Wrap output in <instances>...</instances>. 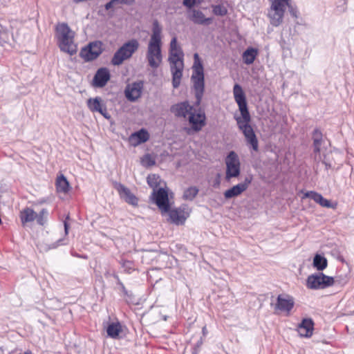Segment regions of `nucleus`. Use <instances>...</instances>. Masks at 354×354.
<instances>
[{
    "instance_id": "1",
    "label": "nucleus",
    "mask_w": 354,
    "mask_h": 354,
    "mask_svg": "<svg viewBox=\"0 0 354 354\" xmlns=\"http://www.w3.org/2000/svg\"><path fill=\"white\" fill-rule=\"evenodd\" d=\"M233 94L241 112V116L235 118L237 125L243 133L247 143L252 147L254 151H257L259 149L258 140L250 124L251 118L248 109L245 95L239 84H236L234 86Z\"/></svg>"
},
{
    "instance_id": "2",
    "label": "nucleus",
    "mask_w": 354,
    "mask_h": 354,
    "mask_svg": "<svg viewBox=\"0 0 354 354\" xmlns=\"http://www.w3.org/2000/svg\"><path fill=\"white\" fill-rule=\"evenodd\" d=\"M162 27L157 20L153 21L152 32L147 45L146 59L149 66L157 68L162 61Z\"/></svg>"
},
{
    "instance_id": "3",
    "label": "nucleus",
    "mask_w": 354,
    "mask_h": 354,
    "mask_svg": "<svg viewBox=\"0 0 354 354\" xmlns=\"http://www.w3.org/2000/svg\"><path fill=\"white\" fill-rule=\"evenodd\" d=\"M183 53L177 44L176 37L172 38L170 42L169 62L172 75V85L176 88L179 86L184 68Z\"/></svg>"
},
{
    "instance_id": "4",
    "label": "nucleus",
    "mask_w": 354,
    "mask_h": 354,
    "mask_svg": "<svg viewBox=\"0 0 354 354\" xmlns=\"http://www.w3.org/2000/svg\"><path fill=\"white\" fill-rule=\"evenodd\" d=\"M191 81L196 99V104L198 106L202 100L205 91V79L203 66L198 53L194 55V64Z\"/></svg>"
},
{
    "instance_id": "5",
    "label": "nucleus",
    "mask_w": 354,
    "mask_h": 354,
    "mask_svg": "<svg viewBox=\"0 0 354 354\" xmlns=\"http://www.w3.org/2000/svg\"><path fill=\"white\" fill-rule=\"evenodd\" d=\"M75 32L66 24H61L56 27V37L58 46L63 52L73 55L77 53V46L74 42Z\"/></svg>"
},
{
    "instance_id": "6",
    "label": "nucleus",
    "mask_w": 354,
    "mask_h": 354,
    "mask_svg": "<svg viewBox=\"0 0 354 354\" xmlns=\"http://www.w3.org/2000/svg\"><path fill=\"white\" fill-rule=\"evenodd\" d=\"M290 1V0H269L270 7L267 16L272 26L277 27L283 23Z\"/></svg>"
},
{
    "instance_id": "7",
    "label": "nucleus",
    "mask_w": 354,
    "mask_h": 354,
    "mask_svg": "<svg viewBox=\"0 0 354 354\" xmlns=\"http://www.w3.org/2000/svg\"><path fill=\"white\" fill-rule=\"evenodd\" d=\"M139 42L136 39H132L125 42L113 55L111 63L114 66H119L124 61L129 59L138 49Z\"/></svg>"
},
{
    "instance_id": "8",
    "label": "nucleus",
    "mask_w": 354,
    "mask_h": 354,
    "mask_svg": "<svg viewBox=\"0 0 354 354\" xmlns=\"http://www.w3.org/2000/svg\"><path fill=\"white\" fill-rule=\"evenodd\" d=\"M334 278L327 276L322 272L310 274L306 280V286L313 290L325 289L333 286Z\"/></svg>"
},
{
    "instance_id": "9",
    "label": "nucleus",
    "mask_w": 354,
    "mask_h": 354,
    "mask_svg": "<svg viewBox=\"0 0 354 354\" xmlns=\"http://www.w3.org/2000/svg\"><path fill=\"white\" fill-rule=\"evenodd\" d=\"M314 160L317 162H322L328 169L332 167L330 162L327 160L326 155H322V145L324 142L322 133L319 129H315L313 133Z\"/></svg>"
},
{
    "instance_id": "10",
    "label": "nucleus",
    "mask_w": 354,
    "mask_h": 354,
    "mask_svg": "<svg viewBox=\"0 0 354 354\" xmlns=\"http://www.w3.org/2000/svg\"><path fill=\"white\" fill-rule=\"evenodd\" d=\"M226 165L225 179L229 180L232 178H236L240 175L241 163L238 155L234 151H230L225 158Z\"/></svg>"
},
{
    "instance_id": "11",
    "label": "nucleus",
    "mask_w": 354,
    "mask_h": 354,
    "mask_svg": "<svg viewBox=\"0 0 354 354\" xmlns=\"http://www.w3.org/2000/svg\"><path fill=\"white\" fill-rule=\"evenodd\" d=\"M102 42L94 41L83 48L80 52V56L86 62L95 59L102 52Z\"/></svg>"
},
{
    "instance_id": "12",
    "label": "nucleus",
    "mask_w": 354,
    "mask_h": 354,
    "mask_svg": "<svg viewBox=\"0 0 354 354\" xmlns=\"http://www.w3.org/2000/svg\"><path fill=\"white\" fill-rule=\"evenodd\" d=\"M153 200L162 214L169 212V203L168 193L165 189L160 188L157 191L154 190L153 192Z\"/></svg>"
},
{
    "instance_id": "13",
    "label": "nucleus",
    "mask_w": 354,
    "mask_h": 354,
    "mask_svg": "<svg viewBox=\"0 0 354 354\" xmlns=\"http://www.w3.org/2000/svg\"><path fill=\"white\" fill-rule=\"evenodd\" d=\"M295 304L294 299L288 295H279L277 299V303L274 306L276 312L284 313L288 315Z\"/></svg>"
},
{
    "instance_id": "14",
    "label": "nucleus",
    "mask_w": 354,
    "mask_h": 354,
    "mask_svg": "<svg viewBox=\"0 0 354 354\" xmlns=\"http://www.w3.org/2000/svg\"><path fill=\"white\" fill-rule=\"evenodd\" d=\"M205 120L206 117L204 111L201 109L196 111L195 109L192 111L188 118L192 129L196 132L201 131L205 125Z\"/></svg>"
},
{
    "instance_id": "15",
    "label": "nucleus",
    "mask_w": 354,
    "mask_h": 354,
    "mask_svg": "<svg viewBox=\"0 0 354 354\" xmlns=\"http://www.w3.org/2000/svg\"><path fill=\"white\" fill-rule=\"evenodd\" d=\"M143 88L142 82H135L127 84L124 90L125 97L130 102H135L140 97Z\"/></svg>"
},
{
    "instance_id": "16",
    "label": "nucleus",
    "mask_w": 354,
    "mask_h": 354,
    "mask_svg": "<svg viewBox=\"0 0 354 354\" xmlns=\"http://www.w3.org/2000/svg\"><path fill=\"white\" fill-rule=\"evenodd\" d=\"M194 106L187 101L174 104L171 107V112L178 118H189V115L194 111Z\"/></svg>"
},
{
    "instance_id": "17",
    "label": "nucleus",
    "mask_w": 354,
    "mask_h": 354,
    "mask_svg": "<svg viewBox=\"0 0 354 354\" xmlns=\"http://www.w3.org/2000/svg\"><path fill=\"white\" fill-rule=\"evenodd\" d=\"M252 178H246L243 182L239 183L230 189L226 190L224 192V196L226 199H230L236 196L241 195L243 192H245L250 184L251 183Z\"/></svg>"
},
{
    "instance_id": "18",
    "label": "nucleus",
    "mask_w": 354,
    "mask_h": 354,
    "mask_svg": "<svg viewBox=\"0 0 354 354\" xmlns=\"http://www.w3.org/2000/svg\"><path fill=\"white\" fill-rule=\"evenodd\" d=\"M310 198L313 199L315 202L324 207L331 208L333 209L337 207L336 203H332L330 201L324 198L320 194L313 191H309L304 193L303 198Z\"/></svg>"
},
{
    "instance_id": "19",
    "label": "nucleus",
    "mask_w": 354,
    "mask_h": 354,
    "mask_svg": "<svg viewBox=\"0 0 354 354\" xmlns=\"http://www.w3.org/2000/svg\"><path fill=\"white\" fill-rule=\"evenodd\" d=\"M87 106L91 111L98 112L105 118H110V115L107 112L105 105L102 103L100 97L89 98L87 100Z\"/></svg>"
},
{
    "instance_id": "20",
    "label": "nucleus",
    "mask_w": 354,
    "mask_h": 354,
    "mask_svg": "<svg viewBox=\"0 0 354 354\" xmlns=\"http://www.w3.org/2000/svg\"><path fill=\"white\" fill-rule=\"evenodd\" d=\"M116 189L120 197L125 202L134 206L138 205V198L129 188L122 184H118L116 186Z\"/></svg>"
},
{
    "instance_id": "21",
    "label": "nucleus",
    "mask_w": 354,
    "mask_h": 354,
    "mask_svg": "<svg viewBox=\"0 0 354 354\" xmlns=\"http://www.w3.org/2000/svg\"><path fill=\"white\" fill-rule=\"evenodd\" d=\"M110 79L109 71L106 68H99L93 80V84L95 87L104 86Z\"/></svg>"
},
{
    "instance_id": "22",
    "label": "nucleus",
    "mask_w": 354,
    "mask_h": 354,
    "mask_svg": "<svg viewBox=\"0 0 354 354\" xmlns=\"http://www.w3.org/2000/svg\"><path fill=\"white\" fill-rule=\"evenodd\" d=\"M167 213H169L171 221L176 225L183 224L189 216V213L181 207L169 209Z\"/></svg>"
},
{
    "instance_id": "23",
    "label": "nucleus",
    "mask_w": 354,
    "mask_h": 354,
    "mask_svg": "<svg viewBox=\"0 0 354 354\" xmlns=\"http://www.w3.org/2000/svg\"><path fill=\"white\" fill-rule=\"evenodd\" d=\"M188 17L192 22L199 25H209L212 21V18L205 17L203 12L196 9L189 10Z\"/></svg>"
},
{
    "instance_id": "24",
    "label": "nucleus",
    "mask_w": 354,
    "mask_h": 354,
    "mask_svg": "<svg viewBox=\"0 0 354 354\" xmlns=\"http://www.w3.org/2000/svg\"><path fill=\"white\" fill-rule=\"evenodd\" d=\"M314 330V323L310 318L304 319L298 326V333L301 337H310Z\"/></svg>"
},
{
    "instance_id": "25",
    "label": "nucleus",
    "mask_w": 354,
    "mask_h": 354,
    "mask_svg": "<svg viewBox=\"0 0 354 354\" xmlns=\"http://www.w3.org/2000/svg\"><path fill=\"white\" fill-rule=\"evenodd\" d=\"M37 213L31 208L26 207L20 212V219L23 226L31 223L36 219Z\"/></svg>"
},
{
    "instance_id": "26",
    "label": "nucleus",
    "mask_w": 354,
    "mask_h": 354,
    "mask_svg": "<svg viewBox=\"0 0 354 354\" xmlns=\"http://www.w3.org/2000/svg\"><path fill=\"white\" fill-rule=\"evenodd\" d=\"M258 55V50L257 48L250 47L248 48L242 55V58L243 62L250 65L252 64L255 60L257 56Z\"/></svg>"
},
{
    "instance_id": "27",
    "label": "nucleus",
    "mask_w": 354,
    "mask_h": 354,
    "mask_svg": "<svg viewBox=\"0 0 354 354\" xmlns=\"http://www.w3.org/2000/svg\"><path fill=\"white\" fill-rule=\"evenodd\" d=\"M227 7L226 1H220L212 6V12L216 16L223 17L227 14Z\"/></svg>"
},
{
    "instance_id": "28",
    "label": "nucleus",
    "mask_w": 354,
    "mask_h": 354,
    "mask_svg": "<svg viewBox=\"0 0 354 354\" xmlns=\"http://www.w3.org/2000/svg\"><path fill=\"white\" fill-rule=\"evenodd\" d=\"M122 332V326L119 322H112L106 328V333L109 337L117 339Z\"/></svg>"
},
{
    "instance_id": "29",
    "label": "nucleus",
    "mask_w": 354,
    "mask_h": 354,
    "mask_svg": "<svg viewBox=\"0 0 354 354\" xmlns=\"http://www.w3.org/2000/svg\"><path fill=\"white\" fill-rule=\"evenodd\" d=\"M56 188L58 192H62L64 194L69 191V183L64 175L62 174L57 177L56 180Z\"/></svg>"
},
{
    "instance_id": "30",
    "label": "nucleus",
    "mask_w": 354,
    "mask_h": 354,
    "mask_svg": "<svg viewBox=\"0 0 354 354\" xmlns=\"http://www.w3.org/2000/svg\"><path fill=\"white\" fill-rule=\"evenodd\" d=\"M313 265L317 270L322 271L327 267V259L324 257L317 254L314 257Z\"/></svg>"
},
{
    "instance_id": "31",
    "label": "nucleus",
    "mask_w": 354,
    "mask_h": 354,
    "mask_svg": "<svg viewBox=\"0 0 354 354\" xmlns=\"http://www.w3.org/2000/svg\"><path fill=\"white\" fill-rule=\"evenodd\" d=\"M198 191L195 186L189 187L184 191L183 197L185 200L192 201L198 194Z\"/></svg>"
},
{
    "instance_id": "32",
    "label": "nucleus",
    "mask_w": 354,
    "mask_h": 354,
    "mask_svg": "<svg viewBox=\"0 0 354 354\" xmlns=\"http://www.w3.org/2000/svg\"><path fill=\"white\" fill-rule=\"evenodd\" d=\"M132 138H136L138 139V143H143L147 141L149 138L148 132L144 129H141L138 132L132 134Z\"/></svg>"
},
{
    "instance_id": "33",
    "label": "nucleus",
    "mask_w": 354,
    "mask_h": 354,
    "mask_svg": "<svg viewBox=\"0 0 354 354\" xmlns=\"http://www.w3.org/2000/svg\"><path fill=\"white\" fill-rule=\"evenodd\" d=\"M120 264L122 268L124 269V272L127 273H131L133 270H135V266L133 261L122 260L120 261Z\"/></svg>"
},
{
    "instance_id": "34",
    "label": "nucleus",
    "mask_w": 354,
    "mask_h": 354,
    "mask_svg": "<svg viewBox=\"0 0 354 354\" xmlns=\"http://www.w3.org/2000/svg\"><path fill=\"white\" fill-rule=\"evenodd\" d=\"M142 165L145 167H151L155 165L154 158L150 154H145L141 159Z\"/></svg>"
},
{
    "instance_id": "35",
    "label": "nucleus",
    "mask_w": 354,
    "mask_h": 354,
    "mask_svg": "<svg viewBox=\"0 0 354 354\" xmlns=\"http://www.w3.org/2000/svg\"><path fill=\"white\" fill-rule=\"evenodd\" d=\"M48 216V211L46 209H43L38 214H37V223L39 225H43L46 221Z\"/></svg>"
},
{
    "instance_id": "36",
    "label": "nucleus",
    "mask_w": 354,
    "mask_h": 354,
    "mask_svg": "<svg viewBox=\"0 0 354 354\" xmlns=\"http://www.w3.org/2000/svg\"><path fill=\"white\" fill-rule=\"evenodd\" d=\"M159 176L156 174L149 175L147 177V183L151 187H156L158 185Z\"/></svg>"
},
{
    "instance_id": "37",
    "label": "nucleus",
    "mask_w": 354,
    "mask_h": 354,
    "mask_svg": "<svg viewBox=\"0 0 354 354\" xmlns=\"http://www.w3.org/2000/svg\"><path fill=\"white\" fill-rule=\"evenodd\" d=\"M290 15L294 17H297V10L292 5V0L289 3V6H287Z\"/></svg>"
},
{
    "instance_id": "38",
    "label": "nucleus",
    "mask_w": 354,
    "mask_h": 354,
    "mask_svg": "<svg viewBox=\"0 0 354 354\" xmlns=\"http://www.w3.org/2000/svg\"><path fill=\"white\" fill-rule=\"evenodd\" d=\"M116 4H125V5H132L135 3V0H113Z\"/></svg>"
},
{
    "instance_id": "39",
    "label": "nucleus",
    "mask_w": 354,
    "mask_h": 354,
    "mask_svg": "<svg viewBox=\"0 0 354 354\" xmlns=\"http://www.w3.org/2000/svg\"><path fill=\"white\" fill-rule=\"evenodd\" d=\"M196 0H183V5L191 10L195 5Z\"/></svg>"
},
{
    "instance_id": "40",
    "label": "nucleus",
    "mask_w": 354,
    "mask_h": 354,
    "mask_svg": "<svg viewBox=\"0 0 354 354\" xmlns=\"http://www.w3.org/2000/svg\"><path fill=\"white\" fill-rule=\"evenodd\" d=\"M64 241V240L63 239H59L56 243L52 245L51 248H56L59 245H65L66 243Z\"/></svg>"
},
{
    "instance_id": "41",
    "label": "nucleus",
    "mask_w": 354,
    "mask_h": 354,
    "mask_svg": "<svg viewBox=\"0 0 354 354\" xmlns=\"http://www.w3.org/2000/svg\"><path fill=\"white\" fill-rule=\"evenodd\" d=\"M115 5V2L113 1V0H111L109 2H108L106 5H105V9L106 10H110L111 8H112Z\"/></svg>"
},
{
    "instance_id": "42",
    "label": "nucleus",
    "mask_w": 354,
    "mask_h": 354,
    "mask_svg": "<svg viewBox=\"0 0 354 354\" xmlns=\"http://www.w3.org/2000/svg\"><path fill=\"white\" fill-rule=\"evenodd\" d=\"M113 277L118 281V283L122 287L123 290H124V286L123 283L120 281L118 276L116 274H113Z\"/></svg>"
},
{
    "instance_id": "43",
    "label": "nucleus",
    "mask_w": 354,
    "mask_h": 354,
    "mask_svg": "<svg viewBox=\"0 0 354 354\" xmlns=\"http://www.w3.org/2000/svg\"><path fill=\"white\" fill-rule=\"evenodd\" d=\"M64 225L65 234L67 235L68 232V225L66 221L64 222Z\"/></svg>"
},
{
    "instance_id": "44",
    "label": "nucleus",
    "mask_w": 354,
    "mask_h": 354,
    "mask_svg": "<svg viewBox=\"0 0 354 354\" xmlns=\"http://www.w3.org/2000/svg\"><path fill=\"white\" fill-rule=\"evenodd\" d=\"M205 329H206V328H205V327H203V333H205Z\"/></svg>"
}]
</instances>
